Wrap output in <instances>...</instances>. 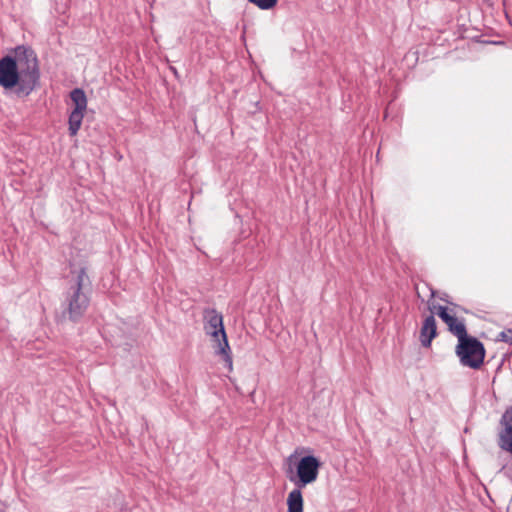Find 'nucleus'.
<instances>
[{"label": "nucleus", "instance_id": "f257e3e1", "mask_svg": "<svg viewBox=\"0 0 512 512\" xmlns=\"http://www.w3.org/2000/svg\"><path fill=\"white\" fill-rule=\"evenodd\" d=\"M40 85V69L33 49L18 46L15 56L0 59V86L13 91L16 97H28Z\"/></svg>", "mask_w": 512, "mask_h": 512}, {"label": "nucleus", "instance_id": "f03ea898", "mask_svg": "<svg viewBox=\"0 0 512 512\" xmlns=\"http://www.w3.org/2000/svg\"><path fill=\"white\" fill-rule=\"evenodd\" d=\"M204 331L214 342L215 353L220 355L229 371L233 368L231 349L223 324V316L214 308H206L203 312Z\"/></svg>", "mask_w": 512, "mask_h": 512}, {"label": "nucleus", "instance_id": "7ed1b4c3", "mask_svg": "<svg viewBox=\"0 0 512 512\" xmlns=\"http://www.w3.org/2000/svg\"><path fill=\"white\" fill-rule=\"evenodd\" d=\"M89 278L84 268H81L73 284L68 288L65 297L69 319L78 321L89 306L88 289Z\"/></svg>", "mask_w": 512, "mask_h": 512}, {"label": "nucleus", "instance_id": "20e7f679", "mask_svg": "<svg viewBox=\"0 0 512 512\" xmlns=\"http://www.w3.org/2000/svg\"><path fill=\"white\" fill-rule=\"evenodd\" d=\"M455 353L463 366L472 369H479L485 358L483 343L469 335L458 341Z\"/></svg>", "mask_w": 512, "mask_h": 512}, {"label": "nucleus", "instance_id": "39448f33", "mask_svg": "<svg viewBox=\"0 0 512 512\" xmlns=\"http://www.w3.org/2000/svg\"><path fill=\"white\" fill-rule=\"evenodd\" d=\"M320 465L319 460L315 456L306 455L299 460L295 474L290 469L291 474L288 475V478L296 487L304 488L316 481Z\"/></svg>", "mask_w": 512, "mask_h": 512}, {"label": "nucleus", "instance_id": "423d86ee", "mask_svg": "<svg viewBox=\"0 0 512 512\" xmlns=\"http://www.w3.org/2000/svg\"><path fill=\"white\" fill-rule=\"evenodd\" d=\"M70 98L75 107L69 115L68 130L70 136H75L78 133L83 121L84 112L87 108V97L82 89L75 88L71 91Z\"/></svg>", "mask_w": 512, "mask_h": 512}, {"label": "nucleus", "instance_id": "0eeeda50", "mask_svg": "<svg viewBox=\"0 0 512 512\" xmlns=\"http://www.w3.org/2000/svg\"><path fill=\"white\" fill-rule=\"evenodd\" d=\"M434 309L437 310V315L447 325L449 332L457 337L458 341L468 336L464 321L451 314L447 307L438 305L434 306Z\"/></svg>", "mask_w": 512, "mask_h": 512}, {"label": "nucleus", "instance_id": "6e6552de", "mask_svg": "<svg viewBox=\"0 0 512 512\" xmlns=\"http://www.w3.org/2000/svg\"><path fill=\"white\" fill-rule=\"evenodd\" d=\"M437 336V325L433 315L427 316L420 329L419 340L423 347L429 348L432 340Z\"/></svg>", "mask_w": 512, "mask_h": 512}, {"label": "nucleus", "instance_id": "1a4fd4ad", "mask_svg": "<svg viewBox=\"0 0 512 512\" xmlns=\"http://www.w3.org/2000/svg\"><path fill=\"white\" fill-rule=\"evenodd\" d=\"M302 488L296 487L287 497L288 512H303Z\"/></svg>", "mask_w": 512, "mask_h": 512}, {"label": "nucleus", "instance_id": "9d476101", "mask_svg": "<svg viewBox=\"0 0 512 512\" xmlns=\"http://www.w3.org/2000/svg\"><path fill=\"white\" fill-rule=\"evenodd\" d=\"M498 446L506 451L512 452V432L509 434L505 430L499 432Z\"/></svg>", "mask_w": 512, "mask_h": 512}, {"label": "nucleus", "instance_id": "9b49d317", "mask_svg": "<svg viewBox=\"0 0 512 512\" xmlns=\"http://www.w3.org/2000/svg\"><path fill=\"white\" fill-rule=\"evenodd\" d=\"M500 424L502 426L501 430H505L509 434L512 433V407L505 410L501 417Z\"/></svg>", "mask_w": 512, "mask_h": 512}, {"label": "nucleus", "instance_id": "f8f14e48", "mask_svg": "<svg viewBox=\"0 0 512 512\" xmlns=\"http://www.w3.org/2000/svg\"><path fill=\"white\" fill-rule=\"evenodd\" d=\"M278 0H248L249 3L255 5L261 10H270L274 8Z\"/></svg>", "mask_w": 512, "mask_h": 512}, {"label": "nucleus", "instance_id": "ddd939ff", "mask_svg": "<svg viewBox=\"0 0 512 512\" xmlns=\"http://www.w3.org/2000/svg\"><path fill=\"white\" fill-rule=\"evenodd\" d=\"M498 339L500 341L505 342V343L512 344V329H508L506 331H502L499 334Z\"/></svg>", "mask_w": 512, "mask_h": 512}]
</instances>
